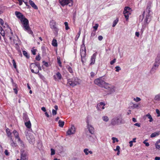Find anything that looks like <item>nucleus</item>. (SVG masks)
I'll return each instance as SVG.
<instances>
[{"label":"nucleus","instance_id":"obj_1","mask_svg":"<svg viewBox=\"0 0 160 160\" xmlns=\"http://www.w3.org/2000/svg\"><path fill=\"white\" fill-rule=\"evenodd\" d=\"M15 14L17 17L20 19V21L22 25V27L23 29L29 34H32L33 32L29 26L28 20L25 18L22 14L20 12L16 11Z\"/></svg>","mask_w":160,"mask_h":160},{"label":"nucleus","instance_id":"obj_2","mask_svg":"<svg viewBox=\"0 0 160 160\" xmlns=\"http://www.w3.org/2000/svg\"><path fill=\"white\" fill-rule=\"evenodd\" d=\"M121 114L113 118L111 120V124L113 125H119L124 123Z\"/></svg>","mask_w":160,"mask_h":160},{"label":"nucleus","instance_id":"obj_3","mask_svg":"<svg viewBox=\"0 0 160 160\" xmlns=\"http://www.w3.org/2000/svg\"><path fill=\"white\" fill-rule=\"evenodd\" d=\"M87 128L89 132L87 131L86 133V136L88 138L92 137L91 135L94 134V128L90 124H89L88 122H87Z\"/></svg>","mask_w":160,"mask_h":160},{"label":"nucleus","instance_id":"obj_4","mask_svg":"<svg viewBox=\"0 0 160 160\" xmlns=\"http://www.w3.org/2000/svg\"><path fill=\"white\" fill-rule=\"evenodd\" d=\"M94 83L98 86L104 88L106 85H108V83L105 82L102 79V77L95 79L94 81Z\"/></svg>","mask_w":160,"mask_h":160},{"label":"nucleus","instance_id":"obj_5","mask_svg":"<svg viewBox=\"0 0 160 160\" xmlns=\"http://www.w3.org/2000/svg\"><path fill=\"white\" fill-rule=\"evenodd\" d=\"M28 154L26 150L21 149L20 151V160H28Z\"/></svg>","mask_w":160,"mask_h":160},{"label":"nucleus","instance_id":"obj_6","mask_svg":"<svg viewBox=\"0 0 160 160\" xmlns=\"http://www.w3.org/2000/svg\"><path fill=\"white\" fill-rule=\"evenodd\" d=\"M68 83L72 87H74L80 83L79 80L77 78L69 79L68 80Z\"/></svg>","mask_w":160,"mask_h":160},{"label":"nucleus","instance_id":"obj_7","mask_svg":"<svg viewBox=\"0 0 160 160\" xmlns=\"http://www.w3.org/2000/svg\"><path fill=\"white\" fill-rule=\"evenodd\" d=\"M132 9L128 7H125L123 13L127 20L128 19L129 16L131 14Z\"/></svg>","mask_w":160,"mask_h":160},{"label":"nucleus","instance_id":"obj_8","mask_svg":"<svg viewBox=\"0 0 160 160\" xmlns=\"http://www.w3.org/2000/svg\"><path fill=\"white\" fill-rule=\"evenodd\" d=\"M105 88L108 90L110 94L114 93L115 91V87L108 83V85L105 87Z\"/></svg>","mask_w":160,"mask_h":160},{"label":"nucleus","instance_id":"obj_9","mask_svg":"<svg viewBox=\"0 0 160 160\" xmlns=\"http://www.w3.org/2000/svg\"><path fill=\"white\" fill-rule=\"evenodd\" d=\"M59 1L62 6L68 5L69 6H71L73 4L72 0H59Z\"/></svg>","mask_w":160,"mask_h":160},{"label":"nucleus","instance_id":"obj_10","mask_svg":"<svg viewBox=\"0 0 160 160\" xmlns=\"http://www.w3.org/2000/svg\"><path fill=\"white\" fill-rule=\"evenodd\" d=\"M80 54L81 57V61L83 62V59L84 58L86 55V49L84 44L81 46Z\"/></svg>","mask_w":160,"mask_h":160},{"label":"nucleus","instance_id":"obj_11","mask_svg":"<svg viewBox=\"0 0 160 160\" xmlns=\"http://www.w3.org/2000/svg\"><path fill=\"white\" fill-rule=\"evenodd\" d=\"M150 7L149 6L147 7L146 11L148 12V14L146 15V18L144 20V22L145 24H147L150 21Z\"/></svg>","mask_w":160,"mask_h":160},{"label":"nucleus","instance_id":"obj_12","mask_svg":"<svg viewBox=\"0 0 160 160\" xmlns=\"http://www.w3.org/2000/svg\"><path fill=\"white\" fill-rule=\"evenodd\" d=\"M76 131V128L74 125H72L67 132V134L68 135L74 134Z\"/></svg>","mask_w":160,"mask_h":160},{"label":"nucleus","instance_id":"obj_13","mask_svg":"<svg viewBox=\"0 0 160 160\" xmlns=\"http://www.w3.org/2000/svg\"><path fill=\"white\" fill-rule=\"evenodd\" d=\"M105 104L103 102H100L97 105V108L98 110L101 111L104 109Z\"/></svg>","mask_w":160,"mask_h":160},{"label":"nucleus","instance_id":"obj_14","mask_svg":"<svg viewBox=\"0 0 160 160\" xmlns=\"http://www.w3.org/2000/svg\"><path fill=\"white\" fill-rule=\"evenodd\" d=\"M160 63V62L155 60V62L151 69V71L156 70L158 68Z\"/></svg>","mask_w":160,"mask_h":160},{"label":"nucleus","instance_id":"obj_15","mask_svg":"<svg viewBox=\"0 0 160 160\" xmlns=\"http://www.w3.org/2000/svg\"><path fill=\"white\" fill-rule=\"evenodd\" d=\"M97 55V52L94 53L91 56L90 59V64L92 65L94 64L95 62V59Z\"/></svg>","mask_w":160,"mask_h":160},{"label":"nucleus","instance_id":"obj_16","mask_svg":"<svg viewBox=\"0 0 160 160\" xmlns=\"http://www.w3.org/2000/svg\"><path fill=\"white\" fill-rule=\"evenodd\" d=\"M26 136L27 139L29 142H33L34 141V136L31 133L27 132L26 133Z\"/></svg>","mask_w":160,"mask_h":160},{"label":"nucleus","instance_id":"obj_17","mask_svg":"<svg viewBox=\"0 0 160 160\" xmlns=\"http://www.w3.org/2000/svg\"><path fill=\"white\" fill-rule=\"evenodd\" d=\"M54 79L56 81H58V80H61L62 78V76L61 74L59 72H57L56 75H54Z\"/></svg>","mask_w":160,"mask_h":160},{"label":"nucleus","instance_id":"obj_18","mask_svg":"<svg viewBox=\"0 0 160 160\" xmlns=\"http://www.w3.org/2000/svg\"><path fill=\"white\" fill-rule=\"evenodd\" d=\"M40 64L38 62H35V63H32L30 66V68H38V67H39Z\"/></svg>","mask_w":160,"mask_h":160},{"label":"nucleus","instance_id":"obj_19","mask_svg":"<svg viewBox=\"0 0 160 160\" xmlns=\"http://www.w3.org/2000/svg\"><path fill=\"white\" fill-rule=\"evenodd\" d=\"M29 2L30 5L33 8L35 9H38V7L32 1L30 0L29 1Z\"/></svg>","mask_w":160,"mask_h":160},{"label":"nucleus","instance_id":"obj_20","mask_svg":"<svg viewBox=\"0 0 160 160\" xmlns=\"http://www.w3.org/2000/svg\"><path fill=\"white\" fill-rule=\"evenodd\" d=\"M13 133L16 138L18 139V140H20V138L19 137V134L18 132L16 130H14L13 132Z\"/></svg>","mask_w":160,"mask_h":160},{"label":"nucleus","instance_id":"obj_21","mask_svg":"<svg viewBox=\"0 0 160 160\" xmlns=\"http://www.w3.org/2000/svg\"><path fill=\"white\" fill-rule=\"evenodd\" d=\"M6 132L7 134V135L8 137L10 138V140H12V136H11V133L9 129L7 128L6 129Z\"/></svg>","mask_w":160,"mask_h":160},{"label":"nucleus","instance_id":"obj_22","mask_svg":"<svg viewBox=\"0 0 160 160\" xmlns=\"http://www.w3.org/2000/svg\"><path fill=\"white\" fill-rule=\"evenodd\" d=\"M25 126L28 128H30L31 127V124L30 121L26 122H25Z\"/></svg>","mask_w":160,"mask_h":160},{"label":"nucleus","instance_id":"obj_23","mask_svg":"<svg viewBox=\"0 0 160 160\" xmlns=\"http://www.w3.org/2000/svg\"><path fill=\"white\" fill-rule=\"evenodd\" d=\"M83 152L86 155H88L89 153L90 154H92V152L91 151H89L88 149V148L85 149L83 150Z\"/></svg>","mask_w":160,"mask_h":160},{"label":"nucleus","instance_id":"obj_24","mask_svg":"<svg viewBox=\"0 0 160 160\" xmlns=\"http://www.w3.org/2000/svg\"><path fill=\"white\" fill-rule=\"evenodd\" d=\"M160 134L159 132H154V133H152L151 135H150L151 138H154L155 137L158 136Z\"/></svg>","mask_w":160,"mask_h":160},{"label":"nucleus","instance_id":"obj_25","mask_svg":"<svg viewBox=\"0 0 160 160\" xmlns=\"http://www.w3.org/2000/svg\"><path fill=\"white\" fill-rule=\"evenodd\" d=\"M66 68L68 72L71 73H73V71L72 68L69 66L68 65L66 66Z\"/></svg>","mask_w":160,"mask_h":160},{"label":"nucleus","instance_id":"obj_26","mask_svg":"<svg viewBox=\"0 0 160 160\" xmlns=\"http://www.w3.org/2000/svg\"><path fill=\"white\" fill-rule=\"evenodd\" d=\"M155 146L157 149L160 150V139L155 144Z\"/></svg>","mask_w":160,"mask_h":160},{"label":"nucleus","instance_id":"obj_27","mask_svg":"<svg viewBox=\"0 0 160 160\" xmlns=\"http://www.w3.org/2000/svg\"><path fill=\"white\" fill-rule=\"evenodd\" d=\"M18 141L19 143L20 146L21 147H22V149H24V150H26L25 149H24L25 146H24V145L23 142L20 139V140H18Z\"/></svg>","mask_w":160,"mask_h":160},{"label":"nucleus","instance_id":"obj_28","mask_svg":"<svg viewBox=\"0 0 160 160\" xmlns=\"http://www.w3.org/2000/svg\"><path fill=\"white\" fill-rule=\"evenodd\" d=\"M146 116L149 119V121L150 122H152L153 121V119L151 115L149 113H148L147 115H146Z\"/></svg>","mask_w":160,"mask_h":160},{"label":"nucleus","instance_id":"obj_29","mask_svg":"<svg viewBox=\"0 0 160 160\" xmlns=\"http://www.w3.org/2000/svg\"><path fill=\"white\" fill-rule=\"evenodd\" d=\"M52 45L54 47H57L58 46L57 41L56 40L53 39L52 41Z\"/></svg>","mask_w":160,"mask_h":160},{"label":"nucleus","instance_id":"obj_30","mask_svg":"<svg viewBox=\"0 0 160 160\" xmlns=\"http://www.w3.org/2000/svg\"><path fill=\"white\" fill-rule=\"evenodd\" d=\"M23 119L24 120V121L26 122L30 121L28 116L25 114H23Z\"/></svg>","mask_w":160,"mask_h":160},{"label":"nucleus","instance_id":"obj_31","mask_svg":"<svg viewBox=\"0 0 160 160\" xmlns=\"http://www.w3.org/2000/svg\"><path fill=\"white\" fill-rule=\"evenodd\" d=\"M64 124V122L63 121H62L61 120H59L58 121L59 126L60 127L62 128L63 127Z\"/></svg>","mask_w":160,"mask_h":160},{"label":"nucleus","instance_id":"obj_32","mask_svg":"<svg viewBox=\"0 0 160 160\" xmlns=\"http://www.w3.org/2000/svg\"><path fill=\"white\" fill-rule=\"evenodd\" d=\"M23 54V55L26 57L27 58H29V56L28 55L27 52L25 51H22Z\"/></svg>","mask_w":160,"mask_h":160},{"label":"nucleus","instance_id":"obj_33","mask_svg":"<svg viewBox=\"0 0 160 160\" xmlns=\"http://www.w3.org/2000/svg\"><path fill=\"white\" fill-rule=\"evenodd\" d=\"M102 119L104 121L106 122H107L109 120L107 116H106L103 117Z\"/></svg>","mask_w":160,"mask_h":160},{"label":"nucleus","instance_id":"obj_34","mask_svg":"<svg viewBox=\"0 0 160 160\" xmlns=\"http://www.w3.org/2000/svg\"><path fill=\"white\" fill-rule=\"evenodd\" d=\"M145 12V11H144L143 14L142 15L140 16L139 19V21H142L144 18V14Z\"/></svg>","mask_w":160,"mask_h":160},{"label":"nucleus","instance_id":"obj_35","mask_svg":"<svg viewBox=\"0 0 160 160\" xmlns=\"http://www.w3.org/2000/svg\"><path fill=\"white\" fill-rule=\"evenodd\" d=\"M155 60L160 62V52L158 53L157 56L155 59Z\"/></svg>","mask_w":160,"mask_h":160},{"label":"nucleus","instance_id":"obj_36","mask_svg":"<svg viewBox=\"0 0 160 160\" xmlns=\"http://www.w3.org/2000/svg\"><path fill=\"white\" fill-rule=\"evenodd\" d=\"M118 19H117L113 21V25H112L113 27H114L118 23Z\"/></svg>","mask_w":160,"mask_h":160},{"label":"nucleus","instance_id":"obj_37","mask_svg":"<svg viewBox=\"0 0 160 160\" xmlns=\"http://www.w3.org/2000/svg\"><path fill=\"white\" fill-rule=\"evenodd\" d=\"M112 140L113 141L112 142L113 143H114L115 142H118V138H115V137H112Z\"/></svg>","mask_w":160,"mask_h":160},{"label":"nucleus","instance_id":"obj_38","mask_svg":"<svg viewBox=\"0 0 160 160\" xmlns=\"http://www.w3.org/2000/svg\"><path fill=\"white\" fill-rule=\"evenodd\" d=\"M38 68H37L36 70V72H35V74H38L39 73V70H41V68L40 65H39V67H37Z\"/></svg>","mask_w":160,"mask_h":160},{"label":"nucleus","instance_id":"obj_39","mask_svg":"<svg viewBox=\"0 0 160 160\" xmlns=\"http://www.w3.org/2000/svg\"><path fill=\"white\" fill-rule=\"evenodd\" d=\"M12 142L11 143V145L13 147H15L17 146V144L15 143L13 141L12 139L11 140Z\"/></svg>","mask_w":160,"mask_h":160},{"label":"nucleus","instance_id":"obj_40","mask_svg":"<svg viewBox=\"0 0 160 160\" xmlns=\"http://www.w3.org/2000/svg\"><path fill=\"white\" fill-rule=\"evenodd\" d=\"M155 99L158 101H160V94L155 96Z\"/></svg>","mask_w":160,"mask_h":160},{"label":"nucleus","instance_id":"obj_41","mask_svg":"<svg viewBox=\"0 0 160 160\" xmlns=\"http://www.w3.org/2000/svg\"><path fill=\"white\" fill-rule=\"evenodd\" d=\"M57 60H58V62L59 64V66L61 67H62V64H61V61H60V58L59 57H58L57 58Z\"/></svg>","mask_w":160,"mask_h":160},{"label":"nucleus","instance_id":"obj_42","mask_svg":"<svg viewBox=\"0 0 160 160\" xmlns=\"http://www.w3.org/2000/svg\"><path fill=\"white\" fill-rule=\"evenodd\" d=\"M64 25L65 26V29L66 30H68L69 29V28L68 26V24L67 22H64Z\"/></svg>","mask_w":160,"mask_h":160},{"label":"nucleus","instance_id":"obj_43","mask_svg":"<svg viewBox=\"0 0 160 160\" xmlns=\"http://www.w3.org/2000/svg\"><path fill=\"white\" fill-rule=\"evenodd\" d=\"M148 141L147 139H146L143 142V143L145 145V146L147 147H148L149 146V144L148 142H146V141Z\"/></svg>","mask_w":160,"mask_h":160},{"label":"nucleus","instance_id":"obj_44","mask_svg":"<svg viewBox=\"0 0 160 160\" xmlns=\"http://www.w3.org/2000/svg\"><path fill=\"white\" fill-rule=\"evenodd\" d=\"M133 100L136 102H138L140 101L141 100V99L140 98L137 97L136 98H134Z\"/></svg>","mask_w":160,"mask_h":160},{"label":"nucleus","instance_id":"obj_45","mask_svg":"<svg viewBox=\"0 0 160 160\" xmlns=\"http://www.w3.org/2000/svg\"><path fill=\"white\" fill-rule=\"evenodd\" d=\"M98 27V24L97 23H96L95 24V26L93 27V28L94 29V31H96Z\"/></svg>","mask_w":160,"mask_h":160},{"label":"nucleus","instance_id":"obj_46","mask_svg":"<svg viewBox=\"0 0 160 160\" xmlns=\"http://www.w3.org/2000/svg\"><path fill=\"white\" fill-rule=\"evenodd\" d=\"M115 68L116 69L115 71L117 72H118L119 71H120L121 70V68H120V67L119 66H116L115 67Z\"/></svg>","mask_w":160,"mask_h":160},{"label":"nucleus","instance_id":"obj_47","mask_svg":"<svg viewBox=\"0 0 160 160\" xmlns=\"http://www.w3.org/2000/svg\"><path fill=\"white\" fill-rule=\"evenodd\" d=\"M12 63L13 64V66L15 68H17V65L15 62V60L14 59H13L12 60Z\"/></svg>","mask_w":160,"mask_h":160},{"label":"nucleus","instance_id":"obj_48","mask_svg":"<svg viewBox=\"0 0 160 160\" xmlns=\"http://www.w3.org/2000/svg\"><path fill=\"white\" fill-rule=\"evenodd\" d=\"M36 51L37 50L36 49H34L33 48H32L31 50V52L33 55H35L36 54Z\"/></svg>","mask_w":160,"mask_h":160},{"label":"nucleus","instance_id":"obj_49","mask_svg":"<svg viewBox=\"0 0 160 160\" xmlns=\"http://www.w3.org/2000/svg\"><path fill=\"white\" fill-rule=\"evenodd\" d=\"M30 68L31 70V72L32 73H35V72H36V69H37V68Z\"/></svg>","mask_w":160,"mask_h":160},{"label":"nucleus","instance_id":"obj_50","mask_svg":"<svg viewBox=\"0 0 160 160\" xmlns=\"http://www.w3.org/2000/svg\"><path fill=\"white\" fill-rule=\"evenodd\" d=\"M56 24L55 22L53 20H52L50 22V26Z\"/></svg>","mask_w":160,"mask_h":160},{"label":"nucleus","instance_id":"obj_51","mask_svg":"<svg viewBox=\"0 0 160 160\" xmlns=\"http://www.w3.org/2000/svg\"><path fill=\"white\" fill-rule=\"evenodd\" d=\"M51 155H52L55 154V151L54 149H53L52 148L51 149Z\"/></svg>","mask_w":160,"mask_h":160},{"label":"nucleus","instance_id":"obj_52","mask_svg":"<svg viewBox=\"0 0 160 160\" xmlns=\"http://www.w3.org/2000/svg\"><path fill=\"white\" fill-rule=\"evenodd\" d=\"M10 34H11V35H10L9 36V39L10 40H11L12 39V36L13 35V33L12 32V31L11 29H10Z\"/></svg>","mask_w":160,"mask_h":160},{"label":"nucleus","instance_id":"obj_53","mask_svg":"<svg viewBox=\"0 0 160 160\" xmlns=\"http://www.w3.org/2000/svg\"><path fill=\"white\" fill-rule=\"evenodd\" d=\"M51 28L52 29H53L55 31L57 30V28L56 27V24L54 25H52L51 26Z\"/></svg>","mask_w":160,"mask_h":160},{"label":"nucleus","instance_id":"obj_54","mask_svg":"<svg viewBox=\"0 0 160 160\" xmlns=\"http://www.w3.org/2000/svg\"><path fill=\"white\" fill-rule=\"evenodd\" d=\"M36 59L37 61H40L41 59V57L40 55H38L36 57Z\"/></svg>","mask_w":160,"mask_h":160},{"label":"nucleus","instance_id":"obj_55","mask_svg":"<svg viewBox=\"0 0 160 160\" xmlns=\"http://www.w3.org/2000/svg\"><path fill=\"white\" fill-rule=\"evenodd\" d=\"M132 104H133V106H132V107L133 108H138V105L137 104H134L133 103H132Z\"/></svg>","mask_w":160,"mask_h":160},{"label":"nucleus","instance_id":"obj_56","mask_svg":"<svg viewBox=\"0 0 160 160\" xmlns=\"http://www.w3.org/2000/svg\"><path fill=\"white\" fill-rule=\"evenodd\" d=\"M156 112L158 114L157 117L160 116V112L159 110L158 109H156Z\"/></svg>","mask_w":160,"mask_h":160},{"label":"nucleus","instance_id":"obj_57","mask_svg":"<svg viewBox=\"0 0 160 160\" xmlns=\"http://www.w3.org/2000/svg\"><path fill=\"white\" fill-rule=\"evenodd\" d=\"M116 58L114 59L113 60H112L110 62V64L112 65H113L116 62Z\"/></svg>","mask_w":160,"mask_h":160},{"label":"nucleus","instance_id":"obj_58","mask_svg":"<svg viewBox=\"0 0 160 160\" xmlns=\"http://www.w3.org/2000/svg\"><path fill=\"white\" fill-rule=\"evenodd\" d=\"M120 147L119 146H116V149H114V150L115 151H120Z\"/></svg>","mask_w":160,"mask_h":160},{"label":"nucleus","instance_id":"obj_59","mask_svg":"<svg viewBox=\"0 0 160 160\" xmlns=\"http://www.w3.org/2000/svg\"><path fill=\"white\" fill-rule=\"evenodd\" d=\"M52 114L53 115H56L57 113V111L55 110L54 109H52Z\"/></svg>","mask_w":160,"mask_h":160},{"label":"nucleus","instance_id":"obj_60","mask_svg":"<svg viewBox=\"0 0 160 160\" xmlns=\"http://www.w3.org/2000/svg\"><path fill=\"white\" fill-rule=\"evenodd\" d=\"M12 81L13 86V87H14V88H18L17 84L13 82V81L12 80Z\"/></svg>","mask_w":160,"mask_h":160},{"label":"nucleus","instance_id":"obj_61","mask_svg":"<svg viewBox=\"0 0 160 160\" xmlns=\"http://www.w3.org/2000/svg\"><path fill=\"white\" fill-rule=\"evenodd\" d=\"M0 24L2 26L4 24V21L1 18H0Z\"/></svg>","mask_w":160,"mask_h":160},{"label":"nucleus","instance_id":"obj_62","mask_svg":"<svg viewBox=\"0 0 160 160\" xmlns=\"http://www.w3.org/2000/svg\"><path fill=\"white\" fill-rule=\"evenodd\" d=\"M95 32H92L91 34V35L90 36L91 38H92L94 37L95 36Z\"/></svg>","mask_w":160,"mask_h":160},{"label":"nucleus","instance_id":"obj_63","mask_svg":"<svg viewBox=\"0 0 160 160\" xmlns=\"http://www.w3.org/2000/svg\"><path fill=\"white\" fill-rule=\"evenodd\" d=\"M98 39L99 41H101L103 39V37L102 36H99L98 37Z\"/></svg>","mask_w":160,"mask_h":160},{"label":"nucleus","instance_id":"obj_64","mask_svg":"<svg viewBox=\"0 0 160 160\" xmlns=\"http://www.w3.org/2000/svg\"><path fill=\"white\" fill-rule=\"evenodd\" d=\"M17 88H14L13 90L15 94H17L18 93V90H17Z\"/></svg>","mask_w":160,"mask_h":160}]
</instances>
